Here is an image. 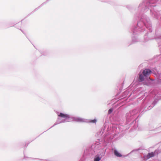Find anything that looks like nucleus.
Segmentation results:
<instances>
[{
  "label": "nucleus",
  "mask_w": 161,
  "mask_h": 161,
  "mask_svg": "<svg viewBox=\"0 0 161 161\" xmlns=\"http://www.w3.org/2000/svg\"><path fill=\"white\" fill-rule=\"evenodd\" d=\"M156 0H144L140 4L138 8L137 11L135 15L136 19H139L140 16V20L137 22V25L133 26L131 28L133 34H138L144 31L145 27L148 31L144 36V41L145 42L153 39L156 36V33L153 31L152 22L149 17L147 15L143 14L150 9V15L154 19H158L160 16L159 11L156 9L155 3Z\"/></svg>",
  "instance_id": "1"
},
{
  "label": "nucleus",
  "mask_w": 161,
  "mask_h": 161,
  "mask_svg": "<svg viewBox=\"0 0 161 161\" xmlns=\"http://www.w3.org/2000/svg\"><path fill=\"white\" fill-rule=\"evenodd\" d=\"M104 139V142H96L93 144L91 147L86 148L85 150L84 154L85 155H93L96 152L101 153L104 155L105 153L104 149V147L107 145L108 142Z\"/></svg>",
  "instance_id": "2"
},
{
  "label": "nucleus",
  "mask_w": 161,
  "mask_h": 161,
  "mask_svg": "<svg viewBox=\"0 0 161 161\" xmlns=\"http://www.w3.org/2000/svg\"><path fill=\"white\" fill-rule=\"evenodd\" d=\"M58 118L56 122L55 123L54 125L50 128L60 123L73 121L77 122V121H81L83 120L81 118L73 117V116L70 115L62 113H60L59 114H58ZM50 129V128L49 129Z\"/></svg>",
  "instance_id": "3"
},
{
  "label": "nucleus",
  "mask_w": 161,
  "mask_h": 161,
  "mask_svg": "<svg viewBox=\"0 0 161 161\" xmlns=\"http://www.w3.org/2000/svg\"><path fill=\"white\" fill-rule=\"evenodd\" d=\"M152 71L149 69H144L142 73L140 71L139 74L138 80L139 82H142L144 81V84L149 86L151 82L154 80L150 78L149 76L151 74Z\"/></svg>",
  "instance_id": "4"
},
{
  "label": "nucleus",
  "mask_w": 161,
  "mask_h": 161,
  "mask_svg": "<svg viewBox=\"0 0 161 161\" xmlns=\"http://www.w3.org/2000/svg\"><path fill=\"white\" fill-rule=\"evenodd\" d=\"M145 104L143 103L140 109L139 108H137L136 109L132 110L128 113L126 114L125 117L126 118V124H127L128 123L130 122L132 119H133L134 116L138 113L139 112L142 111L141 113H142L144 111H146Z\"/></svg>",
  "instance_id": "5"
},
{
  "label": "nucleus",
  "mask_w": 161,
  "mask_h": 161,
  "mask_svg": "<svg viewBox=\"0 0 161 161\" xmlns=\"http://www.w3.org/2000/svg\"><path fill=\"white\" fill-rule=\"evenodd\" d=\"M112 130L111 127H109L107 123H105L104 124L103 128L102 129L100 132H102L101 135H103L104 136V139L106 140L108 138L107 136L112 133L111 130ZM110 139H112L113 138L110 137H108Z\"/></svg>",
  "instance_id": "6"
},
{
  "label": "nucleus",
  "mask_w": 161,
  "mask_h": 161,
  "mask_svg": "<svg viewBox=\"0 0 161 161\" xmlns=\"http://www.w3.org/2000/svg\"><path fill=\"white\" fill-rule=\"evenodd\" d=\"M141 39L138 36H132V41L128 43V46H130L133 43L141 42Z\"/></svg>",
  "instance_id": "7"
},
{
  "label": "nucleus",
  "mask_w": 161,
  "mask_h": 161,
  "mask_svg": "<svg viewBox=\"0 0 161 161\" xmlns=\"http://www.w3.org/2000/svg\"><path fill=\"white\" fill-rule=\"evenodd\" d=\"M158 99H155L154 101H153L152 104L151 105L149 106H148L147 108H145L146 110H150L152 108H153V107H154L155 105L156 104V103L158 102ZM143 103H144L145 104V107H146V108H147V104H146L144 102Z\"/></svg>",
  "instance_id": "8"
},
{
  "label": "nucleus",
  "mask_w": 161,
  "mask_h": 161,
  "mask_svg": "<svg viewBox=\"0 0 161 161\" xmlns=\"http://www.w3.org/2000/svg\"><path fill=\"white\" fill-rule=\"evenodd\" d=\"M81 119H83L81 121H77V122H85L86 123H96L97 121V120L96 119L91 120L86 119L82 118Z\"/></svg>",
  "instance_id": "9"
},
{
  "label": "nucleus",
  "mask_w": 161,
  "mask_h": 161,
  "mask_svg": "<svg viewBox=\"0 0 161 161\" xmlns=\"http://www.w3.org/2000/svg\"><path fill=\"white\" fill-rule=\"evenodd\" d=\"M104 156L103 155V154L101 153H98L97 155H96L94 158V161H100L103 156Z\"/></svg>",
  "instance_id": "10"
},
{
  "label": "nucleus",
  "mask_w": 161,
  "mask_h": 161,
  "mask_svg": "<svg viewBox=\"0 0 161 161\" xmlns=\"http://www.w3.org/2000/svg\"><path fill=\"white\" fill-rule=\"evenodd\" d=\"M114 153L115 156L118 157H125V156H127L128 155V154L126 156L122 155L120 153H119L116 149H115L114 150Z\"/></svg>",
  "instance_id": "11"
},
{
  "label": "nucleus",
  "mask_w": 161,
  "mask_h": 161,
  "mask_svg": "<svg viewBox=\"0 0 161 161\" xmlns=\"http://www.w3.org/2000/svg\"><path fill=\"white\" fill-rule=\"evenodd\" d=\"M155 155V153L152 152L151 153H148V154L146 156H144L145 159H148L151 157L154 156Z\"/></svg>",
  "instance_id": "12"
},
{
  "label": "nucleus",
  "mask_w": 161,
  "mask_h": 161,
  "mask_svg": "<svg viewBox=\"0 0 161 161\" xmlns=\"http://www.w3.org/2000/svg\"><path fill=\"white\" fill-rule=\"evenodd\" d=\"M113 111V109L112 108H110L108 111V114H111Z\"/></svg>",
  "instance_id": "13"
},
{
  "label": "nucleus",
  "mask_w": 161,
  "mask_h": 161,
  "mask_svg": "<svg viewBox=\"0 0 161 161\" xmlns=\"http://www.w3.org/2000/svg\"><path fill=\"white\" fill-rule=\"evenodd\" d=\"M126 7L130 10H131V9L132 8L131 6L130 5H127Z\"/></svg>",
  "instance_id": "14"
},
{
  "label": "nucleus",
  "mask_w": 161,
  "mask_h": 161,
  "mask_svg": "<svg viewBox=\"0 0 161 161\" xmlns=\"http://www.w3.org/2000/svg\"><path fill=\"white\" fill-rule=\"evenodd\" d=\"M40 160H41L42 161H53L52 160H50V159H39Z\"/></svg>",
  "instance_id": "15"
},
{
  "label": "nucleus",
  "mask_w": 161,
  "mask_h": 161,
  "mask_svg": "<svg viewBox=\"0 0 161 161\" xmlns=\"http://www.w3.org/2000/svg\"><path fill=\"white\" fill-rule=\"evenodd\" d=\"M12 26H13V25L12 24H8L6 25V28H7Z\"/></svg>",
  "instance_id": "16"
},
{
  "label": "nucleus",
  "mask_w": 161,
  "mask_h": 161,
  "mask_svg": "<svg viewBox=\"0 0 161 161\" xmlns=\"http://www.w3.org/2000/svg\"><path fill=\"white\" fill-rule=\"evenodd\" d=\"M158 46H159V47H160L161 46V47H160V49L161 50V43L159 42V43H158Z\"/></svg>",
  "instance_id": "17"
},
{
  "label": "nucleus",
  "mask_w": 161,
  "mask_h": 161,
  "mask_svg": "<svg viewBox=\"0 0 161 161\" xmlns=\"http://www.w3.org/2000/svg\"><path fill=\"white\" fill-rule=\"evenodd\" d=\"M138 150L137 149H136V150H132V151H131L130 152V153H132V152H134V151H138Z\"/></svg>",
  "instance_id": "18"
},
{
  "label": "nucleus",
  "mask_w": 161,
  "mask_h": 161,
  "mask_svg": "<svg viewBox=\"0 0 161 161\" xmlns=\"http://www.w3.org/2000/svg\"><path fill=\"white\" fill-rule=\"evenodd\" d=\"M20 30L22 31V32H23V33L25 35V33L23 31H22V30H21V29H20Z\"/></svg>",
  "instance_id": "19"
},
{
  "label": "nucleus",
  "mask_w": 161,
  "mask_h": 161,
  "mask_svg": "<svg viewBox=\"0 0 161 161\" xmlns=\"http://www.w3.org/2000/svg\"><path fill=\"white\" fill-rule=\"evenodd\" d=\"M80 161H83V160L81 159L80 160Z\"/></svg>",
  "instance_id": "20"
},
{
  "label": "nucleus",
  "mask_w": 161,
  "mask_h": 161,
  "mask_svg": "<svg viewBox=\"0 0 161 161\" xmlns=\"http://www.w3.org/2000/svg\"><path fill=\"white\" fill-rule=\"evenodd\" d=\"M139 116H137V117L136 119H137L139 117Z\"/></svg>",
  "instance_id": "21"
},
{
  "label": "nucleus",
  "mask_w": 161,
  "mask_h": 161,
  "mask_svg": "<svg viewBox=\"0 0 161 161\" xmlns=\"http://www.w3.org/2000/svg\"><path fill=\"white\" fill-rule=\"evenodd\" d=\"M136 119H135L134 120L136 121Z\"/></svg>",
  "instance_id": "22"
},
{
  "label": "nucleus",
  "mask_w": 161,
  "mask_h": 161,
  "mask_svg": "<svg viewBox=\"0 0 161 161\" xmlns=\"http://www.w3.org/2000/svg\"><path fill=\"white\" fill-rule=\"evenodd\" d=\"M25 156H24V159H25Z\"/></svg>",
  "instance_id": "23"
},
{
  "label": "nucleus",
  "mask_w": 161,
  "mask_h": 161,
  "mask_svg": "<svg viewBox=\"0 0 161 161\" xmlns=\"http://www.w3.org/2000/svg\"><path fill=\"white\" fill-rule=\"evenodd\" d=\"M110 3V4H112V3Z\"/></svg>",
  "instance_id": "24"
},
{
  "label": "nucleus",
  "mask_w": 161,
  "mask_h": 161,
  "mask_svg": "<svg viewBox=\"0 0 161 161\" xmlns=\"http://www.w3.org/2000/svg\"><path fill=\"white\" fill-rule=\"evenodd\" d=\"M160 38L161 39V36H160Z\"/></svg>",
  "instance_id": "25"
}]
</instances>
